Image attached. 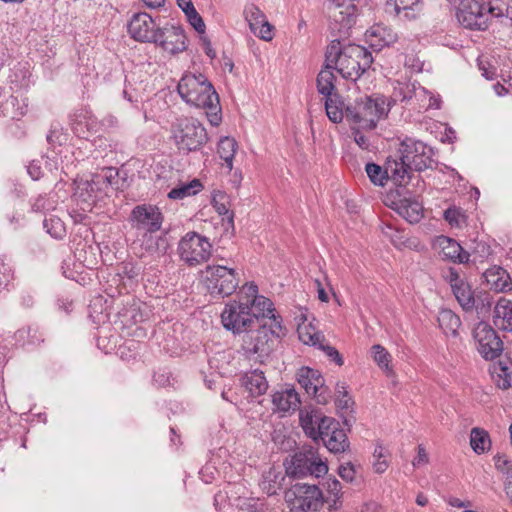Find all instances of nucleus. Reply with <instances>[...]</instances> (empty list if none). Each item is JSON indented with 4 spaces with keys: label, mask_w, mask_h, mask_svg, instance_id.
<instances>
[{
    "label": "nucleus",
    "mask_w": 512,
    "mask_h": 512,
    "mask_svg": "<svg viewBox=\"0 0 512 512\" xmlns=\"http://www.w3.org/2000/svg\"><path fill=\"white\" fill-rule=\"evenodd\" d=\"M433 156V149L425 143L412 138L404 139L400 143L397 158L388 159L392 180L398 185L406 184L411 171L422 172L433 167Z\"/></svg>",
    "instance_id": "nucleus-1"
},
{
    "label": "nucleus",
    "mask_w": 512,
    "mask_h": 512,
    "mask_svg": "<svg viewBox=\"0 0 512 512\" xmlns=\"http://www.w3.org/2000/svg\"><path fill=\"white\" fill-rule=\"evenodd\" d=\"M181 98L189 104L206 110L211 125L222 121L219 96L211 82L202 74H186L177 86Z\"/></svg>",
    "instance_id": "nucleus-2"
},
{
    "label": "nucleus",
    "mask_w": 512,
    "mask_h": 512,
    "mask_svg": "<svg viewBox=\"0 0 512 512\" xmlns=\"http://www.w3.org/2000/svg\"><path fill=\"white\" fill-rule=\"evenodd\" d=\"M325 62L335 64V69L345 79L356 81L367 71L372 63L373 57L365 47L348 44L341 46L339 40H333L326 50Z\"/></svg>",
    "instance_id": "nucleus-3"
},
{
    "label": "nucleus",
    "mask_w": 512,
    "mask_h": 512,
    "mask_svg": "<svg viewBox=\"0 0 512 512\" xmlns=\"http://www.w3.org/2000/svg\"><path fill=\"white\" fill-rule=\"evenodd\" d=\"M387 113L388 108L383 96H366L345 108L346 119L366 130L376 128L378 121Z\"/></svg>",
    "instance_id": "nucleus-4"
},
{
    "label": "nucleus",
    "mask_w": 512,
    "mask_h": 512,
    "mask_svg": "<svg viewBox=\"0 0 512 512\" xmlns=\"http://www.w3.org/2000/svg\"><path fill=\"white\" fill-rule=\"evenodd\" d=\"M266 318L273 320V318H271L270 315H266L265 312L252 308L249 305L247 306L246 303L237 300L227 303L221 313V321L224 328L235 334L248 332L259 323L260 320Z\"/></svg>",
    "instance_id": "nucleus-5"
},
{
    "label": "nucleus",
    "mask_w": 512,
    "mask_h": 512,
    "mask_svg": "<svg viewBox=\"0 0 512 512\" xmlns=\"http://www.w3.org/2000/svg\"><path fill=\"white\" fill-rule=\"evenodd\" d=\"M202 281L213 297L224 298L235 292L239 285L236 272L222 265H208L201 271Z\"/></svg>",
    "instance_id": "nucleus-6"
},
{
    "label": "nucleus",
    "mask_w": 512,
    "mask_h": 512,
    "mask_svg": "<svg viewBox=\"0 0 512 512\" xmlns=\"http://www.w3.org/2000/svg\"><path fill=\"white\" fill-rule=\"evenodd\" d=\"M173 138L179 150L197 151L208 142L204 126L194 118H180L173 125Z\"/></svg>",
    "instance_id": "nucleus-7"
},
{
    "label": "nucleus",
    "mask_w": 512,
    "mask_h": 512,
    "mask_svg": "<svg viewBox=\"0 0 512 512\" xmlns=\"http://www.w3.org/2000/svg\"><path fill=\"white\" fill-rule=\"evenodd\" d=\"M328 472V466L318 455L317 448L303 446L286 465L287 475L301 478L307 475L320 477Z\"/></svg>",
    "instance_id": "nucleus-8"
},
{
    "label": "nucleus",
    "mask_w": 512,
    "mask_h": 512,
    "mask_svg": "<svg viewBox=\"0 0 512 512\" xmlns=\"http://www.w3.org/2000/svg\"><path fill=\"white\" fill-rule=\"evenodd\" d=\"M285 501L292 511L314 512L322 507L324 498L316 484L296 483L285 492Z\"/></svg>",
    "instance_id": "nucleus-9"
},
{
    "label": "nucleus",
    "mask_w": 512,
    "mask_h": 512,
    "mask_svg": "<svg viewBox=\"0 0 512 512\" xmlns=\"http://www.w3.org/2000/svg\"><path fill=\"white\" fill-rule=\"evenodd\" d=\"M211 244L208 239L196 232H188L178 244L180 259L190 267L206 262L211 256Z\"/></svg>",
    "instance_id": "nucleus-10"
},
{
    "label": "nucleus",
    "mask_w": 512,
    "mask_h": 512,
    "mask_svg": "<svg viewBox=\"0 0 512 512\" xmlns=\"http://www.w3.org/2000/svg\"><path fill=\"white\" fill-rule=\"evenodd\" d=\"M258 324V329H250L244 336V350L259 357L269 356L274 350L279 334L266 324Z\"/></svg>",
    "instance_id": "nucleus-11"
},
{
    "label": "nucleus",
    "mask_w": 512,
    "mask_h": 512,
    "mask_svg": "<svg viewBox=\"0 0 512 512\" xmlns=\"http://www.w3.org/2000/svg\"><path fill=\"white\" fill-rule=\"evenodd\" d=\"M456 10L458 22L465 28L485 30L488 26L484 5L477 0H449Z\"/></svg>",
    "instance_id": "nucleus-12"
},
{
    "label": "nucleus",
    "mask_w": 512,
    "mask_h": 512,
    "mask_svg": "<svg viewBox=\"0 0 512 512\" xmlns=\"http://www.w3.org/2000/svg\"><path fill=\"white\" fill-rule=\"evenodd\" d=\"M355 0H329L327 6L330 27L339 33H347L355 23L356 5Z\"/></svg>",
    "instance_id": "nucleus-13"
},
{
    "label": "nucleus",
    "mask_w": 512,
    "mask_h": 512,
    "mask_svg": "<svg viewBox=\"0 0 512 512\" xmlns=\"http://www.w3.org/2000/svg\"><path fill=\"white\" fill-rule=\"evenodd\" d=\"M478 352L486 360H494L503 351V341L497 332L486 322H479L473 330Z\"/></svg>",
    "instance_id": "nucleus-14"
},
{
    "label": "nucleus",
    "mask_w": 512,
    "mask_h": 512,
    "mask_svg": "<svg viewBox=\"0 0 512 512\" xmlns=\"http://www.w3.org/2000/svg\"><path fill=\"white\" fill-rule=\"evenodd\" d=\"M129 222L132 228L145 233H154L161 229L163 214L154 205H137L131 211Z\"/></svg>",
    "instance_id": "nucleus-15"
},
{
    "label": "nucleus",
    "mask_w": 512,
    "mask_h": 512,
    "mask_svg": "<svg viewBox=\"0 0 512 512\" xmlns=\"http://www.w3.org/2000/svg\"><path fill=\"white\" fill-rule=\"evenodd\" d=\"M128 33L138 42L152 43L158 34V27L154 19L146 12L135 13L128 23Z\"/></svg>",
    "instance_id": "nucleus-16"
},
{
    "label": "nucleus",
    "mask_w": 512,
    "mask_h": 512,
    "mask_svg": "<svg viewBox=\"0 0 512 512\" xmlns=\"http://www.w3.org/2000/svg\"><path fill=\"white\" fill-rule=\"evenodd\" d=\"M152 43L161 47L170 54H178L187 49V38L184 30L179 26L165 25L158 30Z\"/></svg>",
    "instance_id": "nucleus-17"
},
{
    "label": "nucleus",
    "mask_w": 512,
    "mask_h": 512,
    "mask_svg": "<svg viewBox=\"0 0 512 512\" xmlns=\"http://www.w3.org/2000/svg\"><path fill=\"white\" fill-rule=\"evenodd\" d=\"M298 383L308 395H312L318 404H326L328 401L327 388L324 379L317 370L302 367L298 373Z\"/></svg>",
    "instance_id": "nucleus-18"
},
{
    "label": "nucleus",
    "mask_w": 512,
    "mask_h": 512,
    "mask_svg": "<svg viewBox=\"0 0 512 512\" xmlns=\"http://www.w3.org/2000/svg\"><path fill=\"white\" fill-rule=\"evenodd\" d=\"M237 301L246 303V305L256 308L260 311L265 312L266 315H270L275 322V326L281 330V324L277 321V316L274 314L273 302L265 296L258 295V286L254 283H246L238 293Z\"/></svg>",
    "instance_id": "nucleus-19"
},
{
    "label": "nucleus",
    "mask_w": 512,
    "mask_h": 512,
    "mask_svg": "<svg viewBox=\"0 0 512 512\" xmlns=\"http://www.w3.org/2000/svg\"><path fill=\"white\" fill-rule=\"evenodd\" d=\"M366 38L372 47L380 49L383 46H389L397 39V35L383 25H374L365 33Z\"/></svg>",
    "instance_id": "nucleus-20"
},
{
    "label": "nucleus",
    "mask_w": 512,
    "mask_h": 512,
    "mask_svg": "<svg viewBox=\"0 0 512 512\" xmlns=\"http://www.w3.org/2000/svg\"><path fill=\"white\" fill-rule=\"evenodd\" d=\"M494 325L501 330L512 332V301L501 298L494 307Z\"/></svg>",
    "instance_id": "nucleus-21"
},
{
    "label": "nucleus",
    "mask_w": 512,
    "mask_h": 512,
    "mask_svg": "<svg viewBox=\"0 0 512 512\" xmlns=\"http://www.w3.org/2000/svg\"><path fill=\"white\" fill-rule=\"evenodd\" d=\"M395 205L396 212L409 223H418L423 217L422 204L417 200L404 198Z\"/></svg>",
    "instance_id": "nucleus-22"
},
{
    "label": "nucleus",
    "mask_w": 512,
    "mask_h": 512,
    "mask_svg": "<svg viewBox=\"0 0 512 512\" xmlns=\"http://www.w3.org/2000/svg\"><path fill=\"white\" fill-rule=\"evenodd\" d=\"M439 243L445 258L458 263H467L469 261V253L456 240L442 237Z\"/></svg>",
    "instance_id": "nucleus-23"
},
{
    "label": "nucleus",
    "mask_w": 512,
    "mask_h": 512,
    "mask_svg": "<svg viewBox=\"0 0 512 512\" xmlns=\"http://www.w3.org/2000/svg\"><path fill=\"white\" fill-rule=\"evenodd\" d=\"M272 402L277 410L287 412L296 410L300 405V398L295 389H286L275 392L272 395Z\"/></svg>",
    "instance_id": "nucleus-24"
},
{
    "label": "nucleus",
    "mask_w": 512,
    "mask_h": 512,
    "mask_svg": "<svg viewBox=\"0 0 512 512\" xmlns=\"http://www.w3.org/2000/svg\"><path fill=\"white\" fill-rule=\"evenodd\" d=\"M243 384L252 396H260L268 389V382L264 373L253 370L243 376Z\"/></svg>",
    "instance_id": "nucleus-25"
},
{
    "label": "nucleus",
    "mask_w": 512,
    "mask_h": 512,
    "mask_svg": "<svg viewBox=\"0 0 512 512\" xmlns=\"http://www.w3.org/2000/svg\"><path fill=\"white\" fill-rule=\"evenodd\" d=\"M325 447L332 453H344L350 447L347 434L343 429L333 430L328 436L321 439Z\"/></svg>",
    "instance_id": "nucleus-26"
},
{
    "label": "nucleus",
    "mask_w": 512,
    "mask_h": 512,
    "mask_svg": "<svg viewBox=\"0 0 512 512\" xmlns=\"http://www.w3.org/2000/svg\"><path fill=\"white\" fill-rule=\"evenodd\" d=\"M335 405H336L337 409L340 411L341 417H343L344 425L347 426L348 429H350V427L352 425L353 417L349 418L348 416H345V415H348L349 413H351L353 411L354 401L349 396L348 392L346 391V389L343 385L342 386H340L339 384L337 385V397L335 400Z\"/></svg>",
    "instance_id": "nucleus-27"
},
{
    "label": "nucleus",
    "mask_w": 512,
    "mask_h": 512,
    "mask_svg": "<svg viewBox=\"0 0 512 512\" xmlns=\"http://www.w3.org/2000/svg\"><path fill=\"white\" fill-rule=\"evenodd\" d=\"M325 63L324 69H322L317 76V90L326 97L334 95L332 92L335 90L336 76L332 71V69L335 68V64L330 63V66H328V63Z\"/></svg>",
    "instance_id": "nucleus-28"
},
{
    "label": "nucleus",
    "mask_w": 512,
    "mask_h": 512,
    "mask_svg": "<svg viewBox=\"0 0 512 512\" xmlns=\"http://www.w3.org/2000/svg\"><path fill=\"white\" fill-rule=\"evenodd\" d=\"M439 327L446 335L456 337L461 327L460 317L450 309H442L438 314Z\"/></svg>",
    "instance_id": "nucleus-29"
},
{
    "label": "nucleus",
    "mask_w": 512,
    "mask_h": 512,
    "mask_svg": "<svg viewBox=\"0 0 512 512\" xmlns=\"http://www.w3.org/2000/svg\"><path fill=\"white\" fill-rule=\"evenodd\" d=\"M320 412L314 408H305L300 411V423L307 436L311 439L316 440V427L318 426V420Z\"/></svg>",
    "instance_id": "nucleus-30"
},
{
    "label": "nucleus",
    "mask_w": 512,
    "mask_h": 512,
    "mask_svg": "<svg viewBox=\"0 0 512 512\" xmlns=\"http://www.w3.org/2000/svg\"><path fill=\"white\" fill-rule=\"evenodd\" d=\"M98 183L99 181L96 182L94 179L80 182L76 187L75 197L82 203L91 206L97 198Z\"/></svg>",
    "instance_id": "nucleus-31"
},
{
    "label": "nucleus",
    "mask_w": 512,
    "mask_h": 512,
    "mask_svg": "<svg viewBox=\"0 0 512 512\" xmlns=\"http://www.w3.org/2000/svg\"><path fill=\"white\" fill-rule=\"evenodd\" d=\"M346 107L338 94L326 96V114L333 123L342 122Z\"/></svg>",
    "instance_id": "nucleus-32"
},
{
    "label": "nucleus",
    "mask_w": 512,
    "mask_h": 512,
    "mask_svg": "<svg viewBox=\"0 0 512 512\" xmlns=\"http://www.w3.org/2000/svg\"><path fill=\"white\" fill-rule=\"evenodd\" d=\"M452 292L464 311L469 312L474 310V306L476 305L474 304L475 294L467 282L460 284V286L455 284Z\"/></svg>",
    "instance_id": "nucleus-33"
},
{
    "label": "nucleus",
    "mask_w": 512,
    "mask_h": 512,
    "mask_svg": "<svg viewBox=\"0 0 512 512\" xmlns=\"http://www.w3.org/2000/svg\"><path fill=\"white\" fill-rule=\"evenodd\" d=\"M178 6L185 13L189 23L194 27V29L200 33H205V23L200 16V14L196 11L191 0H177Z\"/></svg>",
    "instance_id": "nucleus-34"
},
{
    "label": "nucleus",
    "mask_w": 512,
    "mask_h": 512,
    "mask_svg": "<svg viewBox=\"0 0 512 512\" xmlns=\"http://www.w3.org/2000/svg\"><path fill=\"white\" fill-rule=\"evenodd\" d=\"M283 480L284 476L281 472H278L275 469H269V471L263 475L260 486L267 495L272 496L281 489Z\"/></svg>",
    "instance_id": "nucleus-35"
},
{
    "label": "nucleus",
    "mask_w": 512,
    "mask_h": 512,
    "mask_svg": "<svg viewBox=\"0 0 512 512\" xmlns=\"http://www.w3.org/2000/svg\"><path fill=\"white\" fill-rule=\"evenodd\" d=\"M237 148V142L231 137H222L218 143L217 153L225 162L229 170L233 167V159Z\"/></svg>",
    "instance_id": "nucleus-36"
},
{
    "label": "nucleus",
    "mask_w": 512,
    "mask_h": 512,
    "mask_svg": "<svg viewBox=\"0 0 512 512\" xmlns=\"http://www.w3.org/2000/svg\"><path fill=\"white\" fill-rule=\"evenodd\" d=\"M470 445L473 451L477 454H482L489 450L491 440L488 432L478 427L472 428L470 434Z\"/></svg>",
    "instance_id": "nucleus-37"
},
{
    "label": "nucleus",
    "mask_w": 512,
    "mask_h": 512,
    "mask_svg": "<svg viewBox=\"0 0 512 512\" xmlns=\"http://www.w3.org/2000/svg\"><path fill=\"white\" fill-rule=\"evenodd\" d=\"M202 188V184L198 179H193L191 182L181 184L173 188L169 193L168 197L173 200L183 199L188 196L197 194Z\"/></svg>",
    "instance_id": "nucleus-38"
},
{
    "label": "nucleus",
    "mask_w": 512,
    "mask_h": 512,
    "mask_svg": "<svg viewBox=\"0 0 512 512\" xmlns=\"http://www.w3.org/2000/svg\"><path fill=\"white\" fill-rule=\"evenodd\" d=\"M388 162L386 163V168L383 170L382 167L375 163L366 164V173L370 179V181L378 186H384L389 177H391V172L388 169Z\"/></svg>",
    "instance_id": "nucleus-39"
},
{
    "label": "nucleus",
    "mask_w": 512,
    "mask_h": 512,
    "mask_svg": "<svg viewBox=\"0 0 512 512\" xmlns=\"http://www.w3.org/2000/svg\"><path fill=\"white\" fill-rule=\"evenodd\" d=\"M326 485L328 494L326 501L330 503V509L336 510L341 505L342 485L336 478L328 479Z\"/></svg>",
    "instance_id": "nucleus-40"
},
{
    "label": "nucleus",
    "mask_w": 512,
    "mask_h": 512,
    "mask_svg": "<svg viewBox=\"0 0 512 512\" xmlns=\"http://www.w3.org/2000/svg\"><path fill=\"white\" fill-rule=\"evenodd\" d=\"M371 350L373 359L377 363V365L387 374H391L393 372V369L390 365V353L380 344L373 345Z\"/></svg>",
    "instance_id": "nucleus-41"
},
{
    "label": "nucleus",
    "mask_w": 512,
    "mask_h": 512,
    "mask_svg": "<svg viewBox=\"0 0 512 512\" xmlns=\"http://www.w3.org/2000/svg\"><path fill=\"white\" fill-rule=\"evenodd\" d=\"M297 331L299 339L304 344L317 346L324 340V336L320 332L315 331V328L311 324L300 325Z\"/></svg>",
    "instance_id": "nucleus-42"
},
{
    "label": "nucleus",
    "mask_w": 512,
    "mask_h": 512,
    "mask_svg": "<svg viewBox=\"0 0 512 512\" xmlns=\"http://www.w3.org/2000/svg\"><path fill=\"white\" fill-rule=\"evenodd\" d=\"M244 16L249 24L250 30L257 34L259 25L266 19L264 13L254 4L245 7Z\"/></svg>",
    "instance_id": "nucleus-43"
},
{
    "label": "nucleus",
    "mask_w": 512,
    "mask_h": 512,
    "mask_svg": "<svg viewBox=\"0 0 512 512\" xmlns=\"http://www.w3.org/2000/svg\"><path fill=\"white\" fill-rule=\"evenodd\" d=\"M339 428V422H337L335 419L323 416L320 414L319 420H318V426L316 427V440L322 439V437L328 436L333 430H338Z\"/></svg>",
    "instance_id": "nucleus-44"
},
{
    "label": "nucleus",
    "mask_w": 512,
    "mask_h": 512,
    "mask_svg": "<svg viewBox=\"0 0 512 512\" xmlns=\"http://www.w3.org/2000/svg\"><path fill=\"white\" fill-rule=\"evenodd\" d=\"M212 203L219 215H226L230 223H233L234 213L230 212L227 203L228 197L223 192H218L213 195Z\"/></svg>",
    "instance_id": "nucleus-45"
},
{
    "label": "nucleus",
    "mask_w": 512,
    "mask_h": 512,
    "mask_svg": "<svg viewBox=\"0 0 512 512\" xmlns=\"http://www.w3.org/2000/svg\"><path fill=\"white\" fill-rule=\"evenodd\" d=\"M387 450L381 445L377 444L373 453L374 462H373V468L376 473L382 474L384 473L389 464L387 461Z\"/></svg>",
    "instance_id": "nucleus-46"
},
{
    "label": "nucleus",
    "mask_w": 512,
    "mask_h": 512,
    "mask_svg": "<svg viewBox=\"0 0 512 512\" xmlns=\"http://www.w3.org/2000/svg\"><path fill=\"white\" fill-rule=\"evenodd\" d=\"M43 227L54 238H61L65 232L62 221L57 217L45 218Z\"/></svg>",
    "instance_id": "nucleus-47"
},
{
    "label": "nucleus",
    "mask_w": 512,
    "mask_h": 512,
    "mask_svg": "<svg viewBox=\"0 0 512 512\" xmlns=\"http://www.w3.org/2000/svg\"><path fill=\"white\" fill-rule=\"evenodd\" d=\"M474 309L477 311L479 315L486 314L491 307V297L487 292H480L479 294L474 296Z\"/></svg>",
    "instance_id": "nucleus-48"
},
{
    "label": "nucleus",
    "mask_w": 512,
    "mask_h": 512,
    "mask_svg": "<svg viewBox=\"0 0 512 512\" xmlns=\"http://www.w3.org/2000/svg\"><path fill=\"white\" fill-rule=\"evenodd\" d=\"M319 348L325 352V354L334 361L338 366H342L344 361L339 351L330 345H324L322 341L319 343Z\"/></svg>",
    "instance_id": "nucleus-49"
},
{
    "label": "nucleus",
    "mask_w": 512,
    "mask_h": 512,
    "mask_svg": "<svg viewBox=\"0 0 512 512\" xmlns=\"http://www.w3.org/2000/svg\"><path fill=\"white\" fill-rule=\"evenodd\" d=\"M493 459H494L495 468L498 471H500L502 473H508L511 470L512 464L506 455L497 453Z\"/></svg>",
    "instance_id": "nucleus-50"
},
{
    "label": "nucleus",
    "mask_w": 512,
    "mask_h": 512,
    "mask_svg": "<svg viewBox=\"0 0 512 512\" xmlns=\"http://www.w3.org/2000/svg\"><path fill=\"white\" fill-rule=\"evenodd\" d=\"M255 35L264 41H271L274 37L273 26L265 19L261 25H259L257 34Z\"/></svg>",
    "instance_id": "nucleus-51"
},
{
    "label": "nucleus",
    "mask_w": 512,
    "mask_h": 512,
    "mask_svg": "<svg viewBox=\"0 0 512 512\" xmlns=\"http://www.w3.org/2000/svg\"><path fill=\"white\" fill-rule=\"evenodd\" d=\"M338 474L344 481L352 482L354 480L356 471L351 462H347L339 466Z\"/></svg>",
    "instance_id": "nucleus-52"
},
{
    "label": "nucleus",
    "mask_w": 512,
    "mask_h": 512,
    "mask_svg": "<svg viewBox=\"0 0 512 512\" xmlns=\"http://www.w3.org/2000/svg\"><path fill=\"white\" fill-rule=\"evenodd\" d=\"M360 128H352V133L354 135V141L356 142V144L364 149V150H368L369 149V146H370V143H369V140L368 138L363 135L360 130Z\"/></svg>",
    "instance_id": "nucleus-53"
},
{
    "label": "nucleus",
    "mask_w": 512,
    "mask_h": 512,
    "mask_svg": "<svg viewBox=\"0 0 512 512\" xmlns=\"http://www.w3.org/2000/svg\"><path fill=\"white\" fill-rule=\"evenodd\" d=\"M395 5V9L397 12L400 10H408L413 9L414 6L418 5L420 0H392Z\"/></svg>",
    "instance_id": "nucleus-54"
},
{
    "label": "nucleus",
    "mask_w": 512,
    "mask_h": 512,
    "mask_svg": "<svg viewBox=\"0 0 512 512\" xmlns=\"http://www.w3.org/2000/svg\"><path fill=\"white\" fill-rule=\"evenodd\" d=\"M487 5H488V12L494 17H502L508 13L507 4L499 6V7H494L493 2L490 1L487 3Z\"/></svg>",
    "instance_id": "nucleus-55"
},
{
    "label": "nucleus",
    "mask_w": 512,
    "mask_h": 512,
    "mask_svg": "<svg viewBox=\"0 0 512 512\" xmlns=\"http://www.w3.org/2000/svg\"><path fill=\"white\" fill-rule=\"evenodd\" d=\"M461 213L456 208H448L444 212V218L446 221H448L450 224H457L458 225V218L460 217Z\"/></svg>",
    "instance_id": "nucleus-56"
},
{
    "label": "nucleus",
    "mask_w": 512,
    "mask_h": 512,
    "mask_svg": "<svg viewBox=\"0 0 512 512\" xmlns=\"http://www.w3.org/2000/svg\"><path fill=\"white\" fill-rule=\"evenodd\" d=\"M200 39L206 55L209 58L214 59L216 57V52L212 48L211 41L206 36H201Z\"/></svg>",
    "instance_id": "nucleus-57"
},
{
    "label": "nucleus",
    "mask_w": 512,
    "mask_h": 512,
    "mask_svg": "<svg viewBox=\"0 0 512 512\" xmlns=\"http://www.w3.org/2000/svg\"><path fill=\"white\" fill-rule=\"evenodd\" d=\"M426 462H428L427 453L422 446H419L418 454H417L416 458L413 460V465L417 466V465H420V464L426 463Z\"/></svg>",
    "instance_id": "nucleus-58"
},
{
    "label": "nucleus",
    "mask_w": 512,
    "mask_h": 512,
    "mask_svg": "<svg viewBox=\"0 0 512 512\" xmlns=\"http://www.w3.org/2000/svg\"><path fill=\"white\" fill-rule=\"evenodd\" d=\"M361 512H383V508L377 502L370 501L364 504Z\"/></svg>",
    "instance_id": "nucleus-59"
},
{
    "label": "nucleus",
    "mask_w": 512,
    "mask_h": 512,
    "mask_svg": "<svg viewBox=\"0 0 512 512\" xmlns=\"http://www.w3.org/2000/svg\"><path fill=\"white\" fill-rule=\"evenodd\" d=\"M448 280H449V283H450V286H451V289L453 290L454 289V285L457 284L458 286H460V284H463L465 283V281L463 279L460 278V276L458 275L457 272L451 270L449 272V276H448Z\"/></svg>",
    "instance_id": "nucleus-60"
},
{
    "label": "nucleus",
    "mask_w": 512,
    "mask_h": 512,
    "mask_svg": "<svg viewBox=\"0 0 512 512\" xmlns=\"http://www.w3.org/2000/svg\"><path fill=\"white\" fill-rule=\"evenodd\" d=\"M315 285L317 287V292H318L319 300L322 301V302H328L329 301V296L326 293L325 289L323 288L321 281L316 279L315 280Z\"/></svg>",
    "instance_id": "nucleus-61"
},
{
    "label": "nucleus",
    "mask_w": 512,
    "mask_h": 512,
    "mask_svg": "<svg viewBox=\"0 0 512 512\" xmlns=\"http://www.w3.org/2000/svg\"><path fill=\"white\" fill-rule=\"evenodd\" d=\"M145 5L149 8H159L164 5L165 0H143Z\"/></svg>",
    "instance_id": "nucleus-62"
},
{
    "label": "nucleus",
    "mask_w": 512,
    "mask_h": 512,
    "mask_svg": "<svg viewBox=\"0 0 512 512\" xmlns=\"http://www.w3.org/2000/svg\"><path fill=\"white\" fill-rule=\"evenodd\" d=\"M494 89L497 95L502 96L508 92L507 88L500 83L494 85Z\"/></svg>",
    "instance_id": "nucleus-63"
},
{
    "label": "nucleus",
    "mask_w": 512,
    "mask_h": 512,
    "mask_svg": "<svg viewBox=\"0 0 512 512\" xmlns=\"http://www.w3.org/2000/svg\"><path fill=\"white\" fill-rule=\"evenodd\" d=\"M504 490L506 495L510 498L512 502V480H507L505 482Z\"/></svg>",
    "instance_id": "nucleus-64"
}]
</instances>
